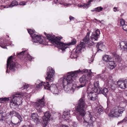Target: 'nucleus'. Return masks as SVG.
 Wrapping results in <instances>:
<instances>
[{
	"instance_id": "obj_44",
	"label": "nucleus",
	"mask_w": 127,
	"mask_h": 127,
	"mask_svg": "<svg viewBox=\"0 0 127 127\" xmlns=\"http://www.w3.org/2000/svg\"><path fill=\"white\" fill-rule=\"evenodd\" d=\"M16 112L14 111H11L10 113V115L11 116H13L14 114H15V112Z\"/></svg>"
},
{
	"instance_id": "obj_2",
	"label": "nucleus",
	"mask_w": 127,
	"mask_h": 127,
	"mask_svg": "<svg viewBox=\"0 0 127 127\" xmlns=\"http://www.w3.org/2000/svg\"><path fill=\"white\" fill-rule=\"evenodd\" d=\"M44 34L46 35V37L50 42L62 51L65 50L67 47L66 46L67 45L69 46L74 45L76 43V40L74 39L70 43L65 44L60 41V38L59 37H55V36H52L49 34H47L45 32H44Z\"/></svg>"
},
{
	"instance_id": "obj_32",
	"label": "nucleus",
	"mask_w": 127,
	"mask_h": 127,
	"mask_svg": "<svg viewBox=\"0 0 127 127\" xmlns=\"http://www.w3.org/2000/svg\"><path fill=\"white\" fill-rule=\"evenodd\" d=\"M120 25L121 26H123V25H125V21L123 19H121L120 20Z\"/></svg>"
},
{
	"instance_id": "obj_25",
	"label": "nucleus",
	"mask_w": 127,
	"mask_h": 127,
	"mask_svg": "<svg viewBox=\"0 0 127 127\" xmlns=\"http://www.w3.org/2000/svg\"><path fill=\"white\" fill-rule=\"evenodd\" d=\"M118 111V112L119 113V114H121L123 113L125 109L124 107H118V106L116 107Z\"/></svg>"
},
{
	"instance_id": "obj_59",
	"label": "nucleus",
	"mask_w": 127,
	"mask_h": 127,
	"mask_svg": "<svg viewBox=\"0 0 127 127\" xmlns=\"http://www.w3.org/2000/svg\"><path fill=\"white\" fill-rule=\"evenodd\" d=\"M66 127H69L67 126Z\"/></svg>"
},
{
	"instance_id": "obj_35",
	"label": "nucleus",
	"mask_w": 127,
	"mask_h": 127,
	"mask_svg": "<svg viewBox=\"0 0 127 127\" xmlns=\"http://www.w3.org/2000/svg\"><path fill=\"white\" fill-rule=\"evenodd\" d=\"M9 99L8 98H0V101H8L9 100Z\"/></svg>"
},
{
	"instance_id": "obj_45",
	"label": "nucleus",
	"mask_w": 127,
	"mask_h": 127,
	"mask_svg": "<svg viewBox=\"0 0 127 127\" xmlns=\"http://www.w3.org/2000/svg\"><path fill=\"white\" fill-rule=\"evenodd\" d=\"M3 115L2 114L0 113V121L1 120H3Z\"/></svg>"
},
{
	"instance_id": "obj_10",
	"label": "nucleus",
	"mask_w": 127,
	"mask_h": 127,
	"mask_svg": "<svg viewBox=\"0 0 127 127\" xmlns=\"http://www.w3.org/2000/svg\"><path fill=\"white\" fill-rule=\"evenodd\" d=\"M44 100V96L42 99H39L37 102L34 103L36 109L38 112H41L42 111V108L45 105Z\"/></svg>"
},
{
	"instance_id": "obj_36",
	"label": "nucleus",
	"mask_w": 127,
	"mask_h": 127,
	"mask_svg": "<svg viewBox=\"0 0 127 127\" xmlns=\"http://www.w3.org/2000/svg\"><path fill=\"white\" fill-rule=\"evenodd\" d=\"M116 87V85L115 84H114L111 86V88L113 90H114L115 89Z\"/></svg>"
},
{
	"instance_id": "obj_20",
	"label": "nucleus",
	"mask_w": 127,
	"mask_h": 127,
	"mask_svg": "<svg viewBox=\"0 0 127 127\" xmlns=\"http://www.w3.org/2000/svg\"><path fill=\"white\" fill-rule=\"evenodd\" d=\"M96 47L97 50L96 53L98 52L99 51H102V49L105 48V46L103 45L102 42H100L97 43L96 45Z\"/></svg>"
},
{
	"instance_id": "obj_46",
	"label": "nucleus",
	"mask_w": 127,
	"mask_h": 127,
	"mask_svg": "<svg viewBox=\"0 0 127 127\" xmlns=\"http://www.w3.org/2000/svg\"><path fill=\"white\" fill-rule=\"evenodd\" d=\"M28 58V60L30 61H31L32 59V57L30 56L29 55H28L27 56Z\"/></svg>"
},
{
	"instance_id": "obj_17",
	"label": "nucleus",
	"mask_w": 127,
	"mask_h": 127,
	"mask_svg": "<svg viewBox=\"0 0 127 127\" xmlns=\"http://www.w3.org/2000/svg\"><path fill=\"white\" fill-rule=\"evenodd\" d=\"M125 80L121 79L119 80L117 82V84L119 87L122 89H125L126 88L127 84L125 82Z\"/></svg>"
},
{
	"instance_id": "obj_5",
	"label": "nucleus",
	"mask_w": 127,
	"mask_h": 127,
	"mask_svg": "<svg viewBox=\"0 0 127 127\" xmlns=\"http://www.w3.org/2000/svg\"><path fill=\"white\" fill-rule=\"evenodd\" d=\"M85 115L84 119L82 118L83 117L81 116L83 121L82 122H79L81 123L83 122L82 124L86 127H93V123L96 120L93 113L88 112V113L85 114Z\"/></svg>"
},
{
	"instance_id": "obj_4",
	"label": "nucleus",
	"mask_w": 127,
	"mask_h": 127,
	"mask_svg": "<svg viewBox=\"0 0 127 127\" xmlns=\"http://www.w3.org/2000/svg\"><path fill=\"white\" fill-rule=\"evenodd\" d=\"M78 70H79V72L77 74L80 72L82 73H85V75L81 77L79 79V81L81 84L77 87V88L79 89L86 85V84L88 82V81L90 78L92 72L90 70L84 69L82 71H81L79 69Z\"/></svg>"
},
{
	"instance_id": "obj_60",
	"label": "nucleus",
	"mask_w": 127,
	"mask_h": 127,
	"mask_svg": "<svg viewBox=\"0 0 127 127\" xmlns=\"http://www.w3.org/2000/svg\"><path fill=\"white\" fill-rule=\"evenodd\" d=\"M60 4H62L61 3H60Z\"/></svg>"
},
{
	"instance_id": "obj_55",
	"label": "nucleus",
	"mask_w": 127,
	"mask_h": 127,
	"mask_svg": "<svg viewBox=\"0 0 127 127\" xmlns=\"http://www.w3.org/2000/svg\"><path fill=\"white\" fill-rule=\"evenodd\" d=\"M93 0H89L88 2L89 3H90L92 1H93Z\"/></svg>"
},
{
	"instance_id": "obj_26",
	"label": "nucleus",
	"mask_w": 127,
	"mask_h": 127,
	"mask_svg": "<svg viewBox=\"0 0 127 127\" xmlns=\"http://www.w3.org/2000/svg\"><path fill=\"white\" fill-rule=\"evenodd\" d=\"M18 5V2L17 1L15 0L13 1L10 4L9 6L10 7H12L14 6H16Z\"/></svg>"
},
{
	"instance_id": "obj_31",
	"label": "nucleus",
	"mask_w": 127,
	"mask_h": 127,
	"mask_svg": "<svg viewBox=\"0 0 127 127\" xmlns=\"http://www.w3.org/2000/svg\"><path fill=\"white\" fill-rule=\"evenodd\" d=\"M25 51H22L19 53H17V56L18 57H20L21 56H22L24 54Z\"/></svg>"
},
{
	"instance_id": "obj_1",
	"label": "nucleus",
	"mask_w": 127,
	"mask_h": 127,
	"mask_svg": "<svg viewBox=\"0 0 127 127\" xmlns=\"http://www.w3.org/2000/svg\"><path fill=\"white\" fill-rule=\"evenodd\" d=\"M79 72V70H77L73 72L68 73L66 77H64L61 79L63 88L65 91H70L71 93L74 92V90L72 87V83L75 78L77 76V73Z\"/></svg>"
},
{
	"instance_id": "obj_58",
	"label": "nucleus",
	"mask_w": 127,
	"mask_h": 127,
	"mask_svg": "<svg viewBox=\"0 0 127 127\" xmlns=\"http://www.w3.org/2000/svg\"><path fill=\"white\" fill-rule=\"evenodd\" d=\"M100 124V122H99V124Z\"/></svg>"
},
{
	"instance_id": "obj_6",
	"label": "nucleus",
	"mask_w": 127,
	"mask_h": 127,
	"mask_svg": "<svg viewBox=\"0 0 127 127\" xmlns=\"http://www.w3.org/2000/svg\"><path fill=\"white\" fill-rule=\"evenodd\" d=\"M13 56H11L9 57L7 60L6 73H9L8 71V68L9 66V69L12 71H14L16 68H18L20 65L17 63H15L12 60Z\"/></svg>"
},
{
	"instance_id": "obj_47",
	"label": "nucleus",
	"mask_w": 127,
	"mask_h": 127,
	"mask_svg": "<svg viewBox=\"0 0 127 127\" xmlns=\"http://www.w3.org/2000/svg\"><path fill=\"white\" fill-rule=\"evenodd\" d=\"M118 8L115 7L113 9H114V12H116V11H118Z\"/></svg>"
},
{
	"instance_id": "obj_22",
	"label": "nucleus",
	"mask_w": 127,
	"mask_h": 127,
	"mask_svg": "<svg viewBox=\"0 0 127 127\" xmlns=\"http://www.w3.org/2000/svg\"><path fill=\"white\" fill-rule=\"evenodd\" d=\"M112 59V58L108 55H104L102 58L103 60L106 62H110Z\"/></svg>"
},
{
	"instance_id": "obj_40",
	"label": "nucleus",
	"mask_w": 127,
	"mask_h": 127,
	"mask_svg": "<svg viewBox=\"0 0 127 127\" xmlns=\"http://www.w3.org/2000/svg\"><path fill=\"white\" fill-rule=\"evenodd\" d=\"M98 112L99 114L102 113L103 112V110L101 108H99L98 109Z\"/></svg>"
},
{
	"instance_id": "obj_29",
	"label": "nucleus",
	"mask_w": 127,
	"mask_h": 127,
	"mask_svg": "<svg viewBox=\"0 0 127 127\" xmlns=\"http://www.w3.org/2000/svg\"><path fill=\"white\" fill-rule=\"evenodd\" d=\"M15 115L16 117H17L20 120V122L22 120V118L21 116L19 113L17 112H15Z\"/></svg>"
},
{
	"instance_id": "obj_24",
	"label": "nucleus",
	"mask_w": 127,
	"mask_h": 127,
	"mask_svg": "<svg viewBox=\"0 0 127 127\" xmlns=\"http://www.w3.org/2000/svg\"><path fill=\"white\" fill-rule=\"evenodd\" d=\"M109 62V65L108 66L111 69H113L116 66L114 61H112L111 60Z\"/></svg>"
},
{
	"instance_id": "obj_23",
	"label": "nucleus",
	"mask_w": 127,
	"mask_h": 127,
	"mask_svg": "<svg viewBox=\"0 0 127 127\" xmlns=\"http://www.w3.org/2000/svg\"><path fill=\"white\" fill-rule=\"evenodd\" d=\"M121 46L122 47L124 51H127V41L122 42L120 44Z\"/></svg>"
},
{
	"instance_id": "obj_53",
	"label": "nucleus",
	"mask_w": 127,
	"mask_h": 127,
	"mask_svg": "<svg viewBox=\"0 0 127 127\" xmlns=\"http://www.w3.org/2000/svg\"><path fill=\"white\" fill-rule=\"evenodd\" d=\"M98 22H99L101 23H102L103 24L104 23V22L103 21H100L99 20L98 21H97Z\"/></svg>"
},
{
	"instance_id": "obj_8",
	"label": "nucleus",
	"mask_w": 127,
	"mask_h": 127,
	"mask_svg": "<svg viewBox=\"0 0 127 127\" xmlns=\"http://www.w3.org/2000/svg\"><path fill=\"white\" fill-rule=\"evenodd\" d=\"M29 33L31 35V36L32 38V41L33 42L35 43H39L41 44L43 41V39L40 36L35 34H33L35 33L34 30H28Z\"/></svg>"
},
{
	"instance_id": "obj_49",
	"label": "nucleus",
	"mask_w": 127,
	"mask_h": 127,
	"mask_svg": "<svg viewBox=\"0 0 127 127\" xmlns=\"http://www.w3.org/2000/svg\"><path fill=\"white\" fill-rule=\"evenodd\" d=\"M0 46L3 48H5L6 47L5 45H3V44H1Z\"/></svg>"
},
{
	"instance_id": "obj_30",
	"label": "nucleus",
	"mask_w": 127,
	"mask_h": 127,
	"mask_svg": "<svg viewBox=\"0 0 127 127\" xmlns=\"http://www.w3.org/2000/svg\"><path fill=\"white\" fill-rule=\"evenodd\" d=\"M103 8L101 7H98L95 8V11L97 12H99L102 10Z\"/></svg>"
},
{
	"instance_id": "obj_54",
	"label": "nucleus",
	"mask_w": 127,
	"mask_h": 127,
	"mask_svg": "<svg viewBox=\"0 0 127 127\" xmlns=\"http://www.w3.org/2000/svg\"><path fill=\"white\" fill-rule=\"evenodd\" d=\"M64 6H68L69 5V4H64Z\"/></svg>"
},
{
	"instance_id": "obj_15",
	"label": "nucleus",
	"mask_w": 127,
	"mask_h": 127,
	"mask_svg": "<svg viewBox=\"0 0 127 127\" xmlns=\"http://www.w3.org/2000/svg\"><path fill=\"white\" fill-rule=\"evenodd\" d=\"M50 116V114L48 112H46L44 113V116L43 117L42 119L43 121V124H44L45 126H46L48 123V120Z\"/></svg>"
},
{
	"instance_id": "obj_27",
	"label": "nucleus",
	"mask_w": 127,
	"mask_h": 127,
	"mask_svg": "<svg viewBox=\"0 0 127 127\" xmlns=\"http://www.w3.org/2000/svg\"><path fill=\"white\" fill-rule=\"evenodd\" d=\"M112 54L114 57L115 58V59H117V61H118L120 59L119 57L117 54L116 53L113 52Z\"/></svg>"
},
{
	"instance_id": "obj_39",
	"label": "nucleus",
	"mask_w": 127,
	"mask_h": 127,
	"mask_svg": "<svg viewBox=\"0 0 127 127\" xmlns=\"http://www.w3.org/2000/svg\"><path fill=\"white\" fill-rule=\"evenodd\" d=\"M122 26L123 29L125 31H127V25H123Z\"/></svg>"
},
{
	"instance_id": "obj_38",
	"label": "nucleus",
	"mask_w": 127,
	"mask_h": 127,
	"mask_svg": "<svg viewBox=\"0 0 127 127\" xmlns=\"http://www.w3.org/2000/svg\"><path fill=\"white\" fill-rule=\"evenodd\" d=\"M127 121V116H126V117L123 120L120 122H119L118 123V124L120 123H122L125 122H126Z\"/></svg>"
},
{
	"instance_id": "obj_43",
	"label": "nucleus",
	"mask_w": 127,
	"mask_h": 127,
	"mask_svg": "<svg viewBox=\"0 0 127 127\" xmlns=\"http://www.w3.org/2000/svg\"><path fill=\"white\" fill-rule=\"evenodd\" d=\"M26 2L24 1H22L20 2L19 4L20 5H26Z\"/></svg>"
},
{
	"instance_id": "obj_34",
	"label": "nucleus",
	"mask_w": 127,
	"mask_h": 127,
	"mask_svg": "<svg viewBox=\"0 0 127 127\" xmlns=\"http://www.w3.org/2000/svg\"><path fill=\"white\" fill-rule=\"evenodd\" d=\"M89 5V4L88 3L83 4V7L84 8L87 9L88 8Z\"/></svg>"
},
{
	"instance_id": "obj_21",
	"label": "nucleus",
	"mask_w": 127,
	"mask_h": 127,
	"mask_svg": "<svg viewBox=\"0 0 127 127\" xmlns=\"http://www.w3.org/2000/svg\"><path fill=\"white\" fill-rule=\"evenodd\" d=\"M96 93L93 91H91L89 93V95L91 96L90 99L93 100H95L97 98V95Z\"/></svg>"
},
{
	"instance_id": "obj_18",
	"label": "nucleus",
	"mask_w": 127,
	"mask_h": 127,
	"mask_svg": "<svg viewBox=\"0 0 127 127\" xmlns=\"http://www.w3.org/2000/svg\"><path fill=\"white\" fill-rule=\"evenodd\" d=\"M93 87L92 88V90L96 93L95 90H98L100 89V88L99 86V82L97 81H95L94 83V85H93Z\"/></svg>"
},
{
	"instance_id": "obj_42",
	"label": "nucleus",
	"mask_w": 127,
	"mask_h": 127,
	"mask_svg": "<svg viewBox=\"0 0 127 127\" xmlns=\"http://www.w3.org/2000/svg\"><path fill=\"white\" fill-rule=\"evenodd\" d=\"M101 78L103 80H105L106 78V77L104 76V74H102L100 76Z\"/></svg>"
},
{
	"instance_id": "obj_3",
	"label": "nucleus",
	"mask_w": 127,
	"mask_h": 127,
	"mask_svg": "<svg viewBox=\"0 0 127 127\" xmlns=\"http://www.w3.org/2000/svg\"><path fill=\"white\" fill-rule=\"evenodd\" d=\"M85 104V98L83 97L79 100L78 105L76 108L78 114L77 117V119L79 122H82L83 121L81 116L84 117L85 114L84 109Z\"/></svg>"
},
{
	"instance_id": "obj_52",
	"label": "nucleus",
	"mask_w": 127,
	"mask_h": 127,
	"mask_svg": "<svg viewBox=\"0 0 127 127\" xmlns=\"http://www.w3.org/2000/svg\"><path fill=\"white\" fill-rule=\"evenodd\" d=\"M67 125H64V124H62V125L61 126L62 127H66L67 126Z\"/></svg>"
},
{
	"instance_id": "obj_57",
	"label": "nucleus",
	"mask_w": 127,
	"mask_h": 127,
	"mask_svg": "<svg viewBox=\"0 0 127 127\" xmlns=\"http://www.w3.org/2000/svg\"><path fill=\"white\" fill-rule=\"evenodd\" d=\"M98 120V119H97L96 120V121H97Z\"/></svg>"
},
{
	"instance_id": "obj_19",
	"label": "nucleus",
	"mask_w": 127,
	"mask_h": 127,
	"mask_svg": "<svg viewBox=\"0 0 127 127\" xmlns=\"http://www.w3.org/2000/svg\"><path fill=\"white\" fill-rule=\"evenodd\" d=\"M119 113L116 107L113 109L111 111V116H113L115 117H118L119 116Z\"/></svg>"
},
{
	"instance_id": "obj_41",
	"label": "nucleus",
	"mask_w": 127,
	"mask_h": 127,
	"mask_svg": "<svg viewBox=\"0 0 127 127\" xmlns=\"http://www.w3.org/2000/svg\"><path fill=\"white\" fill-rule=\"evenodd\" d=\"M64 115L67 118L69 117V116H70L69 114L68 113H66L65 112L64 113Z\"/></svg>"
},
{
	"instance_id": "obj_12",
	"label": "nucleus",
	"mask_w": 127,
	"mask_h": 127,
	"mask_svg": "<svg viewBox=\"0 0 127 127\" xmlns=\"http://www.w3.org/2000/svg\"><path fill=\"white\" fill-rule=\"evenodd\" d=\"M21 97L19 96L14 95L13 96V98L12 99L11 103H13L14 106L19 105L22 103Z\"/></svg>"
},
{
	"instance_id": "obj_56",
	"label": "nucleus",
	"mask_w": 127,
	"mask_h": 127,
	"mask_svg": "<svg viewBox=\"0 0 127 127\" xmlns=\"http://www.w3.org/2000/svg\"><path fill=\"white\" fill-rule=\"evenodd\" d=\"M91 11L92 12H94V11H95V8L94 9V10H91Z\"/></svg>"
},
{
	"instance_id": "obj_13",
	"label": "nucleus",
	"mask_w": 127,
	"mask_h": 127,
	"mask_svg": "<svg viewBox=\"0 0 127 127\" xmlns=\"http://www.w3.org/2000/svg\"><path fill=\"white\" fill-rule=\"evenodd\" d=\"M32 120L36 124H39L41 122V117L39 116L36 113H32L31 115Z\"/></svg>"
},
{
	"instance_id": "obj_9",
	"label": "nucleus",
	"mask_w": 127,
	"mask_h": 127,
	"mask_svg": "<svg viewBox=\"0 0 127 127\" xmlns=\"http://www.w3.org/2000/svg\"><path fill=\"white\" fill-rule=\"evenodd\" d=\"M44 88L46 89L51 90L53 94H58L59 91L57 86L55 84H51V86L49 82H44L43 84Z\"/></svg>"
},
{
	"instance_id": "obj_48",
	"label": "nucleus",
	"mask_w": 127,
	"mask_h": 127,
	"mask_svg": "<svg viewBox=\"0 0 127 127\" xmlns=\"http://www.w3.org/2000/svg\"><path fill=\"white\" fill-rule=\"evenodd\" d=\"M24 89H25L28 88L29 87V85H24Z\"/></svg>"
},
{
	"instance_id": "obj_7",
	"label": "nucleus",
	"mask_w": 127,
	"mask_h": 127,
	"mask_svg": "<svg viewBox=\"0 0 127 127\" xmlns=\"http://www.w3.org/2000/svg\"><path fill=\"white\" fill-rule=\"evenodd\" d=\"M90 32H88L86 37L83 39L84 42H81L80 44L77 46L76 49L75 51L76 53H79L81 51L82 49L85 47V44L88 43L90 39Z\"/></svg>"
},
{
	"instance_id": "obj_51",
	"label": "nucleus",
	"mask_w": 127,
	"mask_h": 127,
	"mask_svg": "<svg viewBox=\"0 0 127 127\" xmlns=\"http://www.w3.org/2000/svg\"><path fill=\"white\" fill-rule=\"evenodd\" d=\"M78 6L80 7H83V4L78 5Z\"/></svg>"
},
{
	"instance_id": "obj_11",
	"label": "nucleus",
	"mask_w": 127,
	"mask_h": 127,
	"mask_svg": "<svg viewBox=\"0 0 127 127\" xmlns=\"http://www.w3.org/2000/svg\"><path fill=\"white\" fill-rule=\"evenodd\" d=\"M47 73V76L45 78L46 80L50 82L53 81L54 80L53 77L55 73V71L52 67H49L48 68Z\"/></svg>"
},
{
	"instance_id": "obj_14",
	"label": "nucleus",
	"mask_w": 127,
	"mask_h": 127,
	"mask_svg": "<svg viewBox=\"0 0 127 127\" xmlns=\"http://www.w3.org/2000/svg\"><path fill=\"white\" fill-rule=\"evenodd\" d=\"M100 34V31L98 29H97L95 32H93L91 36V38L92 41L97 40Z\"/></svg>"
},
{
	"instance_id": "obj_16",
	"label": "nucleus",
	"mask_w": 127,
	"mask_h": 127,
	"mask_svg": "<svg viewBox=\"0 0 127 127\" xmlns=\"http://www.w3.org/2000/svg\"><path fill=\"white\" fill-rule=\"evenodd\" d=\"M96 93L98 94H102L105 96H106L108 92V90L107 89L104 88H100V89L98 90H95Z\"/></svg>"
},
{
	"instance_id": "obj_28",
	"label": "nucleus",
	"mask_w": 127,
	"mask_h": 127,
	"mask_svg": "<svg viewBox=\"0 0 127 127\" xmlns=\"http://www.w3.org/2000/svg\"><path fill=\"white\" fill-rule=\"evenodd\" d=\"M70 58L71 59L76 58L77 56L76 53H74L73 52H72L70 56Z\"/></svg>"
},
{
	"instance_id": "obj_61",
	"label": "nucleus",
	"mask_w": 127,
	"mask_h": 127,
	"mask_svg": "<svg viewBox=\"0 0 127 127\" xmlns=\"http://www.w3.org/2000/svg\"><path fill=\"white\" fill-rule=\"evenodd\" d=\"M100 0H99V1Z\"/></svg>"
},
{
	"instance_id": "obj_37",
	"label": "nucleus",
	"mask_w": 127,
	"mask_h": 127,
	"mask_svg": "<svg viewBox=\"0 0 127 127\" xmlns=\"http://www.w3.org/2000/svg\"><path fill=\"white\" fill-rule=\"evenodd\" d=\"M19 122H20L19 121L17 123H13V122L12 121H11L10 123V124L13 127L15 125H17L19 123Z\"/></svg>"
},
{
	"instance_id": "obj_33",
	"label": "nucleus",
	"mask_w": 127,
	"mask_h": 127,
	"mask_svg": "<svg viewBox=\"0 0 127 127\" xmlns=\"http://www.w3.org/2000/svg\"><path fill=\"white\" fill-rule=\"evenodd\" d=\"M44 82H42L41 83H39L36 86L37 88H40L42 86L43 84H43Z\"/></svg>"
},
{
	"instance_id": "obj_50",
	"label": "nucleus",
	"mask_w": 127,
	"mask_h": 127,
	"mask_svg": "<svg viewBox=\"0 0 127 127\" xmlns=\"http://www.w3.org/2000/svg\"><path fill=\"white\" fill-rule=\"evenodd\" d=\"M69 18L70 20H73L74 19V18L71 16H70Z\"/></svg>"
}]
</instances>
